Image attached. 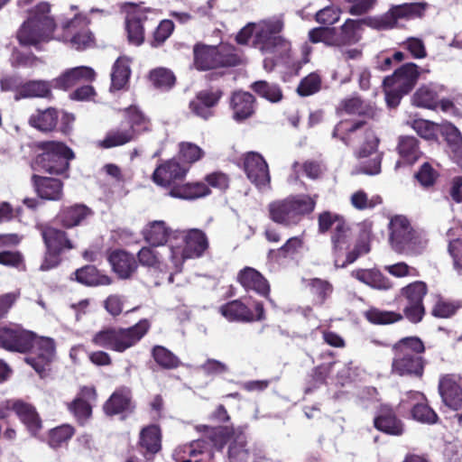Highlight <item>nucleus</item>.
<instances>
[{"instance_id":"f257e3e1","label":"nucleus","mask_w":462,"mask_h":462,"mask_svg":"<svg viewBox=\"0 0 462 462\" xmlns=\"http://www.w3.org/2000/svg\"><path fill=\"white\" fill-rule=\"evenodd\" d=\"M0 346L13 352L31 351L25 361L42 376L50 369L55 356V342L52 338L39 337L21 328H0Z\"/></svg>"},{"instance_id":"f03ea898","label":"nucleus","mask_w":462,"mask_h":462,"mask_svg":"<svg viewBox=\"0 0 462 462\" xmlns=\"http://www.w3.org/2000/svg\"><path fill=\"white\" fill-rule=\"evenodd\" d=\"M425 350V345L419 337L411 336L399 339L392 346V373L400 376L421 378L426 365L423 357Z\"/></svg>"},{"instance_id":"7ed1b4c3","label":"nucleus","mask_w":462,"mask_h":462,"mask_svg":"<svg viewBox=\"0 0 462 462\" xmlns=\"http://www.w3.org/2000/svg\"><path fill=\"white\" fill-rule=\"evenodd\" d=\"M284 29L282 18L272 17L256 23V32L252 47L262 53L273 54L277 59L287 61L291 58V42L282 36Z\"/></svg>"},{"instance_id":"20e7f679","label":"nucleus","mask_w":462,"mask_h":462,"mask_svg":"<svg viewBox=\"0 0 462 462\" xmlns=\"http://www.w3.org/2000/svg\"><path fill=\"white\" fill-rule=\"evenodd\" d=\"M151 323L147 319H142L133 326L108 327L97 332L91 342L102 348L117 353H124L135 346L149 332Z\"/></svg>"},{"instance_id":"39448f33","label":"nucleus","mask_w":462,"mask_h":462,"mask_svg":"<svg viewBox=\"0 0 462 462\" xmlns=\"http://www.w3.org/2000/svg\"><path fill=\"white\" fill-rule=\"evenodd\" d=\"M69 10L72 12V16L64 14L60 19V42L77 51L96 48L97 39L89 29L91 19L88 14L80 12L77 5H70Z\"/></svg>"},{"instance_id":"423d86ee","label":"nucleus","mask_w":462,"mask_h":462,"mask_svg":"<svg viewBox=\"0 0 462 462\" xmlns=\"http://www.w3.org/2000/svg\"><path fill=\"white\" fill-rule=\"evenodd\" d=\"M50 11L51 6L46 2L40 3L32 10L30 17L17 32V40L21 45L39 49L42 43L53 38L56 24L49 15Z\"/></svg>"},{"instance_id":"0eeeda50","label":"nucleus","mask_w":462,"mask_h":462,"mask_svg":"<svg viewBox=\"0 0 462 462\" xmlns=\"http://www.w3.org/2000/svg\"><path fill=\"white\" fill-rule=\"evenodd\" d=\"M361 136L364 137V142L356 153L359 159L375 153L380 143L375 132L371 127H367V122L365 119H342L332 131V137L340 140L347 146L355 144Z\"/></svg>"},{"instance_id":"6e6552de","label":"nucleus","mask_w":462,"mask_h":462,"mask_svg":"<svg viewBox=\"0 0 462 462\" xmlns=\"http://www.w3.org/2000/svg\"><path fill=\"white\" fill-rule=\"evenodd\" d=\"M389 243L399 254L407 255L420 254L427 245L422 233L413 228L410 220L403 215H395L388 224Z\"/></svg>"},{"instance_id":"1a4fd4ad","label":"nucleus","mask_w":462,"mask_h":462,"mask_svg":"<svg viewBox=\"0 0 462 462\" xmlns=\"http://www.w3.org/2000/svg\"><path fill=\"white\" fill-rule=\"evenodd\" d=\"M316 200L308 196H291L284 199L274 200L268 205L269 218L282 226H297L302 218L312 213Z\"/></svg>"},{"instance_id":"9d476101","label":"nucleus","mask_w":462,"mask_h":462,"mask_svg":"<svg viewBox=\"0 0 462 462\" xmlns=\"http://www.w3.org/2000/svg\"><path fill=\"white\" fill-rule=\"evenodd\" d=\"M318 224L320 234L331 230L332 249L336 255L341 256L350 248L353 232L344 217L330 211H323L318 217Z\"/></svg>"},{"instance_id":"9b49d317","label":"nucleus","mask_w":462,"mask_h":462,"mask_svg":"<svg viewBox=\"0 0 462 462\" xmlns=\"http://www.w3.org/2000/svg\"><path fill=\"white\" fill-rule=\"evenodd\" d=\"M125 13V26L128 42L135 46L143 43V23L150 19L151 14H155V9L145 6L143 2H125L122 5Z\"/></svg>"},{"instance_id":"f8f14e48","label":"nucleus","mask_w":462,"mask_h":462,"mask_svg":"<svg viewBox=\"0 0 462 462\" xmlns=\"http://www.w3.org/2000/svg\"><path fill=\"white\" fill-rule=\"evenodd\" d=\"M252 310L240 299L230 300L218 309V312L230 322L250 323L263 321L266 319L263 303L258 300H252Z\"/></svg>"},{"instance_id":"ddd939ff","label":"nucleus","mask_w":462,"mask_h":462,"mask_svg":"<svg viewBox=\"0 0 462 462\" xmlns=\"http://www.w3.org/2000/svg\"><path fill=\"white\" fill-rule=\"evenodd\" d=\"M427 293L428 285L422 281H415L401 289L400 296L407 301L403 315L411 323L418 324L423 319L426 314L423 299Z\"/></svg>"},{"instance_id":"4468645a","label":"nucleus","mask_w":462,"mask_h":462,"mask_svg":"<svg viewBox=\"0 0 462 462\" xmlns=\"http://www.w3.org/2000/svg\"><path fill=\"white\" fill-rule=\"evenodd\" d=\"M102 410L106 416H118L120 420L133 415L136 411V402L132 389L126 385L116 387L103 403Z\"/></svg>"},{"instance_id":"2eb2a0df","label":"nucleus","mask_w":462,"mask_h":462,"mask_svg":"<svg viewBox=\"0 0 462 462\" xmlns=\"http://www.w3.org/2000/svg\"><path fill=\"white\" fill-rule=\"evenodd\" d=\"M97 400V392L94 386L80 387L76 397L66 403L79 426L84 427L93 415V404Z\"/></svg>"},{"instance_id":"dca6fc26","label":"nucleus","mask_w":462,"mask_h":462,"mask_svg":"<svg viewBox=\"0 0 462 462\" xmlns=\"http://www.w3.org/2000/svg\"><path fill=\"white\" fill-rule=\"evenodd\" d=\"M223 95L224 92L219 88L202 89L189 101V108L196 116L208 120L215 116V109Z\"/></svg>"},{"instance_id":"f3484780","label":"nucleus","mask_w":462,"mask_h":462,"mask_svg":"<svg viewBox=\"0 0 462 462\" xmlns=\"http://www.w3.org/2000/svg\"><path fill=\"white\" fill-rule=\"evenodd\" d=\"M188 170L176 160H167L156 167L152 180L156 185L166 188L170 191L174 186H180Z\"/></svg>"},{"instance_id":"a211bd4d","label":"nucleus","mask_w":462,"mask_h":462,"mask_svg":"<svg viewBox=\"0 0 462 462\" xmlns=\"http://www.w3.org/2000/svg\"><path fill=\"white\" fill-rule=\"evenodd\" d=\"M257 105L256 97L244 90L233 91L228 100L232 119L238 124L252 118L256 113Z\"/></svg>"},{"instance_id":"6ab92c4d","label":"nucleus","mask_w":462,"mask_h":462,"mask_svg":"<svg viewBox=\"0 0 462 462\" xmlns=\"http://www.w3.org/2000/svg\"><path fill=\"white\" fill-rule=\"evenodd\" d=\"M438 392L442 402L453 411L462 408V383L461 377L456 374L440 375Z\"/></svg>"},{"instance_id":"aec40b11","label":"nucleus","mask_w":462,"mask_h":462,"mask_svg":"<svg viewBox=\"0 0 462 462\" xmlns=\"http://www.w3.org/2000/svg\"><path fill=\"white\" fill-rule=\"evenodd\" d=\"M243 170L247 179L257 188L264 187L271 181L268 164L258 152H249L243 156Z\"/></svg>"},{"instance_id":"412c9836","label":"nucleus","mask_w":462,"mask_h":462,"mask_svg":"<svg viewBox=\"0 0 462 462\" xmlns=\"http://www.w3.org/2000/svg\"><path fill=\"white\" fill-rule=\"evenodd\" d=\"M236 282L245 291H254L260 297L270 300L271 284L258 270L245 266L236 275Z\"/></svg>"},{"instance_id":"4be33fe9","label":"nucleus","mask_w":462,"mask_h":462,"mask_svg":"<svg viewBox=\"0 0 462 462\" xmlns=\"http://www.w3.org/2000/svg\"><path fill=\"white\" fill-rule=\"evenodd\" d=\"M373 425L374 429L389 436L399 437L404 433V423L396 411L389 405H381L377 410Z\"/></svg>"},{"instance_id":"5701e85b","label":"nucleus","mask_w":462,"mask_h":462,"mask_svg":"<svg viewBox=\"0 0 462 462\" xmlns=\"http://www.w3.org/2000/svg\"><path fill=\"white\" fill-rule=\"evenodd\" d=\"M183 248L181 258L187 259L200 258L209 247L208 238L204 231L199 228H191L183 232Z\"/></svg>"},{"instance_id":"b1692460","label":"nucleus","mask_w":462,"mask_h":462,"mask_svg":"<svg viewBox=\"0 0 462 462\" xmlns=\"http://www.w3.org/2000/svg\"><path fill=\"white\" fill-rule=\"evenodd\" d=\"M107 261L112 271L121 280L131 279L138 270V263L134 254L124 249L112 251L107 256Z\"/></svg>"},{"instance_id":"393cba45","label":"nucleus","mask_w":462,"mask_h":462,"mask_svg":"<svg viewBox=\"0 0 462 462\" xmlns=\"http://www.w3.org/2000/svg\"><path fill=\"white\" fill-rule=\"evenodd\" d=\"M337 116H358L368 119H374L377 116L376 108L365 102L360 96H351L340 100L336 107Z\"/></svg>"},{"instance_id":"a878e982","label":"nucleus","mask_w":462,"mask_h":462,"mask_svg":"<svg viewBox=\"0 0 462 462\" xmlns=\"http://www.w3.org/2000/svg\"><path fill=\"white\" fill-rule=\"evenodd\" d=\"M396 152L399 155L396 167L411 166L423 156L420 141L412 135L399 136Z\"/></svg>"},{"instance_id":"bb28decb","label":"nucleus","mask_w":462,"mask_h":462,"mask_svg":"<svg viewBox=\"0 0 462 462\" xmlns=\"http://www.w3.org/2000/svg\"><path fill=\"white\" fill-rule=\"evenodd\" d=\"M422 69L413 62L402 64L394 72L385 77L387 82H393L398 88H402L404 93H410L416 86Z\"/></svg>"},{"instance_id":"cd10ccee","label":"nucleus","mask_w":462,"mask_h":462,"mask_svg":"<svg viewBox=\"0 0 462 462\" xmlns=\"http://www.w3.org/2000/svg\"><path fill=\"white\" fill-rule=\"evenodd\" d=\"M97 79L96 71L88 66H79L65 69L60 74V89L68 91L83 83H92Z\"/></svg>"},{"instance_id":"c85d7f7f","label":"nucleus","mask_w":462,"mask_h":462,"mask_svg":"<svg viewBox=\"0 0 462 462\" xmlns=\"http://www.w3.org/2000/svg\"><path fill=\"white\" fill-rule=\"evenodd\" d=\"M260 452L256 447H249L246 436L239 432L230 442L227 456L229 462H249L251 459L256 462Z\"/></svg>"},{"instance_id":"c756f323","label":"nucleus","mask_w":462,"mask_h":462,"mask_svg":"<svg viewBox=\"0 0 462 462\" xmlns=\"http://www.w3.org/2000/svg\"><path fill=\"white\" fill-rule=\"evenodd\" d=\"M168 194L175 199L196 200L209 196L211 189L205 182L192 181L180 183V186H174Z\"/></svg>"},{"instance_id":"7c9ffc66","label":"nucleus","mask_w":462,"mask_h":462,"mask_svg":"<svg viewBox=\"0 0 462 462\" xmlns=\"http://www.w3.org/2000/svg\"><path fill=\"white\" fill-rule=\"evenodd\" d=\"M42 152L40 153L32 165L35 171H43L49 174L57 171L58 165V143L46 142L41 144Z\"/></svg>"},{"instance_id":"2f4dec72","label":"nucleus","mask_w":462,"mask_h":462,"mask_svg":"<svg viewBox=\"0 0 462 462\" xmlns=\"http://www.w3.org/2000/svg\"><path fill=\"white\" fill-rule=\"evenodd\" d=\"M138 445L145 455H155L162 449V431L159 425L143 427L139 434Z\"/></svg>"},{"instance_id":"473e14b6","label":"nucleus","mask_w":462,"mask_h":462,"mask_svg":"<svg viewBox=\"0 0 462 462\" xmlns=\"http://www.w3.org/2000/svg\"><path fill=\"white\" fill-rule=\"evenodd\" d=\"M351 276L376 290H389L393 283L383 273L377 269H356L352 271Z\"/></svg>"},{"instance_id":"72a5a7b5","label":"nucleus","mask_w":462,"mask_h":462,"mask_svg":"<svg viewBox=\"0 0 462 462\" xmlns=\"http://www.w3.org/2000/svg\"><path fill=\"white\" fill-rule=\"evenodd\" d=\"M42 234L46 252L40 269L48 271L54 268L58 263V231L52 227H44Z\"/></svg>"},{"instance_id":"f704fd0d","label":"nucleus","mask_w":462,"mask_h":462,"mask_svg":"<svg viewBox=\"0 0 462 462\" xmlns=\"http://www.w3.org/2000/svg\"><path fill=\"white\" fill-rule=\"evenodd\" d=\"M74 273L76 280L86 286H108L113 283V279L103 273L95 265H85L76 270Z\"/></svg>"},{"instance_id":"c9c22d12","label":"nucleus","mask_w":462,"mask_h":462,"mask_svg":"<svg viewBox=\"0 0 462 462\" xmlns=\"http://www.w3.org/2000/svg\"><path fill=\"white\" fill-rule=\"evenodd\" d=\"M207 449L205 439L193 440L189 444L179 446L173 453L175 462H200V456Z\"/></svg>"},{"instance_id":"e433bc0d","label":"nucleus","mask_w":462,"mask_h":462,"mask_svg":"<svg viewBox=\"0 0 462 462\" xmlns=\"http://www.w3.org/2000/svg\"><path fill=\"white\" fill-rule=\"evenodd\" d=\"M215 46L197 42L193 46V66L199 71L215 69Z\"/></svg>"},{"instance_id":"4c0bfd02","label":"nucleus","mask_w":462,"mask_h":462,"mask_svg":"<svg viewBox=\"0 0 462 462\" xmlns=\"http://www.w3.org/2000/svg\"><path fill=\"white\" fill-rule=\"evenodd\" d=\"M362 21L346 19L340 26L339 31L336 28V47H343L356 44L361 39L358 33Z\"/></svg>"},{"instance_id":"58836bf2","label":"nucleus","mask_w":462,"mask_h":462,"mask_svg":"<svg viewBox=\"0 0 462 462\" xmlns=\"http://www.w3.org/2000/svg\"><path fill=\"white\" fill-rule=\"evenodd\" d=\"M13 410L32 435L35 436L42 428V421L34 407L22 401H16L13 404Z\"/></svg>"},{"instance_id":"ea45409f","label":"nucleus","mask_w":462,"mask_h":462,"mask_svg":"<svg viewBox=\"0 0 462 462\" xmlns=\"http://www.w3.org/2000/svg\"><path fill=\"white\" fill-rule=\"evenodd\" d=\"M199 431L204 433L207 446L210 445L216 448H222L230 438L235 434L234 430L229 427L218 426V427H208L206 425H200L197 427Z\"/></svg>"},{"instance_id":"a19ab883","label":"nucleus","mask_w":462,"mask_h":462,"mask_svg":"<svg viewBox=\"0 0 462 462\" xmlns=\"http://www.w3.org/2000/svg\"><path fill=\"white\" fill-rule=\"evenodd\" d=\"M128 130L133 131V136L136 137L145 132L151 130V120L140 110L136 106H130L124 110Z\"/></svg>"},{"instance_id":"79ce46f5","label":"nucleus","mask_w":462,"mask_h":462,"mask_svg":"<svg viewBox=\"0 0 462 462\" xmlns=\"http://www.w3.org/2000/svg\"><path fill=\"white\" fill-rule=\"evenodd\" d=\"M144 241L151 246L156 247L167 243L170 229L163 221L150 222L142 231Z\"/></svg>"},{"instance_id":"37998d69","label":"nucleus","mask_w":462,"mask_h":462,"mask_svg":"<svg viewBox=\"0 0 462 462\" xmlns=\"http://www.w3.org/2000/svg\"><path fill=\"white\" fill-rule=\"evenodd\" d=\"M365 226L368 229L363 231L362 239L356 243L354 248L346 254V259L343 260L341 263H339L340 256L336 255L335 265L337 267L345 268L355 263L361 255L370 252V245L367 240L371 234L372 223L368 225L365 224Z\"/></svg>"},{"instance_id":"c03bdc74","label":"nucleus","mask_w":462,"mask_h":462,"mask_svg":"<svg viewBox=\"0 0 462 462\" xmlns=\"http://www.w3.org/2000/svg\"><path fill=\"white\" fill-rule=\"evenodd\" d=\"M215 69L236 67L242 63L237 49L230 44L215 46Z\"/></svg>"},{"instance_id":"a18cd8bd","label":"nucleus","mask_w":462,"mask_h":462,"mask_svg":"<svg viewBox=\"0 0 462 462\" xmlns=\"http://www.w3.org/2000/svg\"><path fill=\"white\" fill-rule=\"evenodd\" d=\"M148 79L154 88L162 92L172 89L177 82L173 71L163 67H158L150 70Z\"/></svg>"},{"instance_id":"49530a36","label":"nucleus","mask_w":462,"mask_h":462,"mask_svg":"<svg viewBox=\"0 0 462 462\" xmlns=\"http://www.w3.org/2000/svg\"><path fill=\"white\" fill-rule=\"evenodd\" d=\"M51 95L50 83L43 80H31L17 88L14 98L48 97Z\"/></svg>"},{"instance_id":"de8ad7c7","label":"nucleus","mask_w":462,"mask_h":462,"mask_svg":"<svg viewBox=\"0 0 462 462\" xmlns=\"http://www.w3.org/2000/svg\"><path fill=\"white\" fill-rule=\"evenodd\" d=\"M92 214L91 208L86 205L76 204L62 210L60 215L61 223L66 227H73L80 225L83 220Z\"/></svg>"},{"instance_id":"09e8293b","label":"nucleus","mask_w":462,"mask_h":462,"mask_svg":"<svg viewBox=\"0 0 462 462\" xmlns=\"http://www.w3.org/2000/svg\"><path fill=\"white\" fill-rule=\"evenodd\" d=\"M304 282L306 288L309 289L310 294L313 296V299L319 305L324 304L334 291L332 283L328 280L310 278L304 280Z\"/></svg>"},{"instance_id":"8fccbe9b","label":"nucleus","mask_w":462,"mask_h":462,"mask_svg":"<svg viewBox=\"0 0 462 462\" xmlns=\"http://www.w3.org/2000/svg\"><path fill=\"white\" fill-rule=\"evenodd\" d=\"M151 356L157 365L165 370H173L181 365L180 358L173 352L161 345L152 346Z\"/></svg>"},{"instance_id":"3c124183","label":"nucleus","mask_w":462,"mask_h":462,"mask_svg":"<svg viewBox=\"0 0 462 462\" xmlns=\"http://www.w3.org/2000/svg\"><path fill=\"white\" fill-rule=\"evenodd\" d=\"M131 75V69L126 60L118 58L113 67L111 72V91H119L126 86Z\"/></svg>"},{"instance_id":"603ef678","label":"nucleus","mask_w":462,"mask_h":462,"mask_svg":"<svg viewBox=\"0 0 462 462\" xmlns=\"http://www.w3.org/2000/svg\"><path fill=\"white\" fill-rule=\"evenodd\" d=\"M403 314L400 312L383 310L375 307L369 308L364 313L365 319L374 325H390L403 319Z\"/></svg>"},{"instance_id":"864d4df0","label":"nucleus","mask_w":462,"mask_h":462,"mask_svg":"<svg viewBox=\"0 0 462 462\" xmlns=\"http://www.w3.org/2000/svg\"><path fill=\"white\" fill-rule=\"evenodd\" d=\"M400 19L409 20L405 4L393 5L385 14L375 20V26L380 30L392 29Z\"/></svg>"},{"instance_id":"5fc2aeb1","label":"nucleus","mask_w":462,"mask_h":462,"mask_svg":"<svg viewBox=\"0 0 462 462\" xmlns=\"http://www.w3.org/2000/svg\"><path fill=\"white\" fill-rule=\"evenodd\" d=\"M133 131L128 129H113L106 133L105 138L98 143L103 149L122 146L134 141Z\"/></svg>"},{"instance_id":"6e6d98bb","label":"nucleus","mask_w":462,"mask_h":462,"mask_svg":"<svg viewBox=\"0 0 462 462\" xmlns=\"http://www.w3.org/2000/svg\"><path fill=\"white\" fill-rule=\"evenodd\" d=\"M440 173L429 162H423L414 173L413 178L423 189L434 188Z\"/></svg>"},{"instance_id":"4d7b16f0","label":"nucleus","mask_w":462,"mask_h":462,"mask_svg":"<svg viewBox=\"0 0 462 462\" xmlns=\"http://www.w3.org/2000/svg\"><path fill=\"white\" fill-rule=\"evenodd\" d=\"M250 88L259 97L265 98L271 103H278L283 98L282 90L277 84L258 80L252 83Z\"/></svg>"},{"instance_id":"13d9d810","label":"nucleus","mask_w":462,"mask_h":462,"mask_svg":"<svg viewBox=\"0 0 462 462\" xmlns=\"http://www.w3.org/2000/svg\"><path fill=\"white\" fill-rule=\"evenodd\" d=\"M411 416L414 420L428 425L436 424L439 420V415L430 406L428 400L413 403Z\"/></svg>"},{"instance_id":"bf43d9fd","label":"nucleus","mask_w":462,"mask_h":462,"mask_svg":"<svg viewBox=\"0 0 462 462\" xmlns=\"http://www.w3.org/2000/svg\"><path fill=\"white\" fill-rule=\"evenodd\" d=\"M413 104L418 107L436 110L439 107L438 93L428 86H422L412 97Z\"/></svg>"},{"instance_id":"052dcab7","label":"nucleus","mask_w":462,"mask_h":462,"mask_svg":"<svg viewBox=\"0 0 462 462\" xmlns=\"http://www.w3.org/2000/svg\"><path fill=\"white\" fill-rule=\"evenodd\" d=\"M36 191L42 199L55 200L58 196V181L51 177L33 175Z\"/></svg>"},{"instance_id":"680f3d73","label":"nucleus","mask_w":462,"mask_h":462,"mask_svg":"<svg viewBox=\"0 0 462 462\" xmlns=\"http://www.w3.org/2000/svg\"><path fill=\"white\" fill-rule=\"evenodd\" d=\"M30 124L41 131L47 132L55 128L57 124V112L55 108H48L38 112L30 118Z\"/></svg>"},{"instance_id":"e2e57ef3","label":"nucleus","mask_w":462,"mask_h":462,"mask_svg":"<svg viewBox=\"0 0 462 462\" xmlns=\"http://www.w3.org/2000/svg\"><path fill=\"white\" fill-rule=\"evenodd\" d=\"M152 247L153 246H143L138 251L135 257L137 258L138 265L141 264L147 268L162 271L163 263L162 256Z\"/></svg>"},{"instance_id":"0e129e2a","label":"nucleus","mask_w":462,"mask_h":462,"mask_svg":"<svg viewBox=\"0 0 462 462\" xmlns=\"http://www.w3.org/2000/svg\"><path fill=\"white\" fill-rule=\"evenodd\" d=\"M335 35V27L320 26L310 30L308 32V39L313 44L322 42L328 47H336Z\"/></svg>"},{"instance_id":"69168bd1","label":"nucleus","mask_w":462,"mask_h":462,"mask_svg":"<svg viewBox=\"0 0 462 462\" xmlns=\"http://www.w3.org/2000/svg\"><path fill=\"white\" fill-rule=\"evenodd\" d=\"M411 127L421 138L428 141H437L439 125L426 119H414L410 123Z\"/></svg>"},{"instance_id":"338daca9","label":"nucleus","mask_w":462,"mask_h":462,"mask_svg":"<svg viewBox=\"0 0 462 462\" xmlns=\"http://www.w3.org/2000/svg\"><path fill=\"white\" fill-rule=\"evenodd\" d=\"M175 25L171 20L164 19L160 22L152 32L150 45L152 48H159L163 45L167 39L172 34Z\"/></svg>"},{"instance_id":"774afa93","label":"nucleus","mask_w":462,"mask_h":462,"mask_svg":"<svg viewBox=\"0 0 462 462\" xmlns=\"http://www.w3.org/2000/svg\"><path fill=\"white\" fill-rule=\"evenodd\" d=\"M179 148L180 160L189 164H193L205 156V152L193 143L181 142Z\"/></svg>"}]
</instances>
